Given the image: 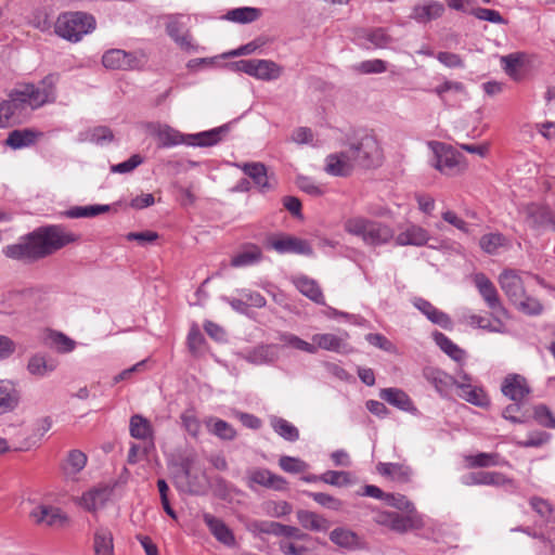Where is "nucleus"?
<instances>
[{
	"label": "nucleus",
	"mask_w": 555,
	"mask_h": 555,
	"mask_svg": "<svg viewBox=\"0 0 555 555\" xmlns=\"http://www.w3.org/2000/svg\"><path fill=\"white\" fill-rule=\"evenodd\" d=\"M77 240L76 234L62 225H48L37 229L16 244L8 245L3 253L12 259L34 261L44 258Z\"/></svg>",
	"instance_id": "1"
},
{
	"label": "nucleus",
	"mask_w": 555,
	"mask_h": 555,
	"mask_svg": "<svg viewBox=\"0 0 555 555\" xmlns=\"http://www.w3.org/2000/svg\"><path fill=\"white\" fill-rule=\"evenodd\" d=\"M344 230L370 247L387 245L395 237V231L389 224L361 215L346 219Z\"/></svg>",
	"instance_id": "2"
},
{
	"label": "nucleus",
	"mask_w": 555,
	"mask_h": 555,
	"mask_svg": "<svg viewBox=\"0 0 555 555\" xmlns=\"http://www.w3.org/2000/svg\"><path fill=\"white\" fill-rule=\"evenodd\" d=\"M55 82L53 75L44 77L37 85L26 83L14 89L10 93L16 109H23L25 106L38 108L47 103L55 101Z\"/></svg>",
	"instance_id": "3"
},
{
	"label": "nucleus",
	"mask_w": 555,
	"mask_h": 555,
	"mask_svg": "<svg viewBox=\"0 0 555 555\" xmlns=\"http://www.w3.org/2000/svg\"><path fill=\"white\" fill-rule=\"evenodd\" d=\"M95 28V20L85 12H66L61 14L55 23V33L73 42L79 41L85 35Z\"/></svg>",
	"instance_id": "4"
},
{
	"label": "nucleus",
	"mask_w": 555,
	"mask_h": 555,
	"mask_svg": "<svg viewBox=\"0 0 555 555\" xmlns=\"http://www.w3.org/2000/svg\"><path fill=\"white\" fill-rule=\"evenodd\" d=\"M230 68L236 73H244L258 80L272 81L283 74V67L272 60L249 59L240 60L230 64Z\"/></svg>",
	"instance_id": "5"
},
{
	"label": "nucleus",
	"mask_w": 555,
	"mask_h": 555,
	"mask_svg": "<svg viewBox=\"0 0 555 555\" xmlns=\"http://www.w3.org/2000/svg\"><path fill=\"white\" fill-rule=\"evenodd\" d=\"M356 166L371 168L379 166L383 160V151L374 135H363L357 143L349 146Z\"/></svg>",
	"instance_id": "6"
},
{
	"label": "nucleus",
	"mask_w": 555,
	"mask_h": 555,
	"mask_svg": "<svg viewBox=\"0 0 555 555\" xmlns=\"http://www.w3.org/2000/svg\"><path fill=\"white\" fill-rule=\"evenodd\" d=\"M434 149V167L446 176H455L464 170L463 156L451 146L436 142Z\"/></svg>",
	"instance_id": "7"
},
{
	"label": "nucleus",
	"mask_w": 555,
	"mask_h": 555,
	"mask_svg": "<svg viewBox=\"0 0 555 555\" xmlns=\"http://www.w3.org/2000/svg\"><path fill=\"white\" fill-rule=\"evenodd\" d=\"M375 522L398 533H405L409 530L424 527V519L421 514L403 516L395 512H383L376 515Z\"/></svg>",
	"instance_id": "8"
},
{
	"label": "nucleus",
	"mask_w": 555,
	"mask_h": 555,
	"mask_svg": "<svg viewBox=\"0 0 555 555\" xmlns=\"http://www.w3.org/2000/svg\"><path fill=\"white\" fill-rule=\"evenodd\" d=\"M144 63L142 53L127 52L121 49H111L102 56V64L108 69L133 70Z\"/></svg>",
	"instance_id": "9"
},
{
	"label": "nucleus",
	"mask_w": 555,
	"mask_h": 555,
	"mask_svg": "<svg viewBox=\"0 0 555 555\" xmlns=\"http://www.w3.org/2000/svg\"><path fill=\"white\" fill-rule=\"evenodd\" d=\"M474 283L477 287L480 296L485 300L487 307L492 310L493 313L507 317V310L501 302L499 293L494 284L483 273H477L474 276Z\"/></svg>",
	"instance_id": "10"
},
{
	"label": "nucleus",
	"mask_w": 555,
	"mask_h": 555,
	"mask_svg": "<svg viewBox=\"0 0 555 555\" xmlns=\"http://www.w3.org/2000/svg\"><path fill=\"white\" fill-rule=\"evenodd\" d=\"M268 246L279 254L311 255L312 247L306 240L292 235H281L268 241Z\"/></svg>",
	"instance_id": "11"
},
{
	"label": "nucleus",
	"mask_w": 555,
	"mask_h": 555,
	"mask_svg": "<svg viewBox=\"0 0 555 555\" xmlns=\"http://www.w3.org/2000/svg\"><path fill=\"white\" fill-rule=\"evenodd\" d=\"M147 129L152 135L158 140L159 147H172L179 144L188 145V134L173 129L169 125L151 122Z\"/></svg>",
	"instance_id": "12"
},
{
	"label": "nucleus",
	"mask_w": 555,
	"mask_h": 555,
	"mask_svg": "<svg viewBox=\"0 0 555 555\" xmlns=\"http://www.w3.org/2000/svg\"><path fill=\"white\" fill-rule=\"evenodd\" d=\"M356 167L354 158L350 150L347 149L346 151L327 155L324 170L331 176L347 177Z\"/></svg>",
	"instance_id": "13"
},
{
	"label": "nucleus",
	"mask_w": 555,
	"mask_h": 555,
	"mask_svg": "<svg viewBox=\"0 0 555 555\" xmlns=\"http://www.w3.org/2000/svg\"><path fill=\"white\" fill-rule=\"evenodd\" d=\"M499 284L513 304L525 297L526 289L518 271L513 269L503 270L499 275Z\"/></svg>",
	"instance_id": "14"
},
{
	"label": "nucleus",
	"mask_w": 555,
	"mask_h": 555,
	"mask_svg": "<svg viewBox=\"0 0 555 555\" xmlns=\"http://www.w3.org/2000/svg\"><path fill=\"white\" fill-rule=\"evenodd\" d=\"M328 538L333 544L347 552L364 550L366 547L365 541L357 532L346 527L333 529Z\"/></svg>",
	"instance_id": "15"
},
{
	"label": "nucleus",
	"mask_w": 555,
	"mask_h": 555,
	"mask_svg": "<svg viewBox=\"0 0 555 555\" xmlns=\"http://www.w3.org/2000/svg\"><path fill=\"white\" fill-rule=\"evenodd\" d=\"M167 35L183 50L191 51L195 47L182 15L169 16L166 22Z\"/></svg>",
	"instance_id": "16"
},
{
	"label": "nucleus",
	"mask_w": 555,
	"mask_h": 555,
	"mask_svg": "<svg viewBox=\"0 0 555 555\" xmlns=\"http://www.w3.org/2000/svg\"><path fill=\"white\" fill-rule=\"evenodd\" d=\"M286 480L279 475L273 474L267 468H251L247 470V486L253 489L254 485L274 490H284Z\"/></svg>",
	"instance_id": "17"
},
{
	"label": "nucleus",
	"mask_w": 555,
	"mask_h": 555,
	"mask_svg": "<svg viewBox=\"0 0 555 555\" xmlns=\"http://www.w3.org/2000/svg\"><path fill=\"white\" fill-rule=\"evenodd\" d=\"M400 231L395 237V243L398 246H424L430 240L428 231L421 225L409 223L405 227H400Z\"/></svg>",
	"instance_id": "18"
},
{
	"label": "nucleus",
	"mask_w": 555,
	"mask_h": 555,
	"mask_svg": "<svg viewBox=\"0 0 555 555\" xmlns=\"http://www.w3.org/2000/svg\"><path fill=\"white\" fill-rule=\"evenodd\" d=\"M203 520L218 542L228 547H234L236 545V539L233 531L222 519L217 518L209 513H205L203 515Z\"/></svg>",
	"instance_id": "19"
},
{
	"label": "nucleus",
	"mask_w": 555,
	"mask_h": 555,
	"mask_svg": "<svg viewBox=\"0 0 555 555\" xmlns=\"http://www.w3.org/2000/svg\"><path fill=\"white\" fill-rule=\"evenodd\" d=\"M461 482L464 486H493L502 487L511 480L506 476L499 472H474L463 475Z\"/></svg>",
	"instance_id": "20"
},
{
	"label": "nucleus",
	"mask_w": 555,
	"mask_h": 555,
	"mask_svg": "<svg viewBox=\"0 0 555 555\" xmlns=\"http://www.w3.org/2000/svg\"><path fill=\"white\" fill-rule=\"evenodd\" d=\"M195 464V455L189 454L181 459L180 469L181 474L176 476L177 487L186 493L199 494L201 486L191 480L192 470Z\"/></svg>",
	"instance_id": "21"
},
{
	"label": "nucleus",
	"mask_w": 555,
	"mask_h": 555,
	"mask_svg": "<svg viewBox=\"0 0 555 555\" xmlns=\"http://www.w3.org/2000/svg\"><path fill=\"white\" fill-rule=\"evenodd\" d=\"M30 517L36 524L50 527L62 526L67 520L66 515L62 513L61 508L44 504L36 506L30 512Z\"/></svg>",
	"instance_id": "22"
},
{
	"label": "nucleus",
	"mask_w": 555,
	"mask_h": 555,
	"mask_svg": "<svg viewBox=\"0 0 555 555\" xmlns=\"http://www.w3.org/2000/svg\"><path fill=\"white\" fill-rule=\"evenodd\" d=\"M501 390L505 397L514 402H521L530 392L525 377L512 374L505 377Z\"/></svg>",
	"instance_id": "23"
},
{
	"label": "nucleus",
	"mask_w": 555,
	"mask_h": 555,
	"mask_svg": "<svg viewBox=\"0 0 555 555\" xmlns=\"http://www.w3.org/2000/svg\"><path fill=\"white\" fill-rule=\"evenodd\" d=\"M21 395L10 379H0V416L13 412L20 404Z\"/></svg>",
	"instance_id": "24"
},
{
	"label": "nucleus",
	"mask_w": 555,
	"mask_h": 555,
	"mask_svg": "<svg viewBox=\"0 0 555 555\" xmlns=\"http://www.w3.org/2000/svg\"><path fill=\"white\" fill-rule=\"evenodd\" d=\"M424 376L441 397H447L451 387L456 386V379L439 369L427 367L424 370Z\"/></svg>",
	"instance_id": "25"
},
{
	"label": "nucleus",
	"mask_w": 555,
	"mask_h": 555,
	"mask_svg": "<svg viewBox=\"0 0 555 555\" xmlns=\"http://www.w3.org/2000/svg\"><path fill=\"white\" fill-rule=\"evenodd\" d=\"M348 338V334L345 332L343 335H335L331 333L324 334H314L312 336V345L317 347V351L319 349L333 351V352H344L347 347L346 339Z\"/></svg>",
	"instance_id": "26"
},
{
	"label": "nucleus",
	"mask_w": 555,
	"mask_h": 555,
	"mask_svg": "<svg viewBox=\"0 0 555 555\" xmlns=\"http://www.w3.org/2000/svg\"><path fill=\"white\" fill-rule=\"evenodd\" d=\"M229 126L223 125L208 131L188 134V145L193 146H212L218 144L228 134Z\"/></svg>",
	"instance_id": "27"
},
{
	"label": "nucleus",
	"mask_w": 555,
	"mask_h": 555,
	"mask_svg": "<svg viewBox=\"0 0 555 555\" xmlns=\"http://www.w3.org/2000/svg\"><path fill=\"white\" fill-rule=\"evenodd\" d=\"M501 314L493 313L492 312V320L481 317L478 314H467L463 317V320L466 324H468L472 327L486 330L490 333H505L506 327L504 322L500 318Z\"/></svg>",
	"instance_id": "28"
},
{
	"label": "nucleus",
	"mask_w": 555,
	"mask_h": 555,
	"mask_svg": "<svg viewBox=\"0 0 555 555\" xmlns=\"http://www.w3.org/2000/svg\"><path fill=\"white\" fill-rule=\"evenodd\" d=\"M296 517L300 526L309 531L325 532L330 529L331 522L324 516L308 509H298Z\"/></svg>",
	"instance_id": "29"
},
{
	"label": "nucleus",
	"mask_w": 555,
	"mask_h": 555,
	"mask_svg": "<svg viewBox=\"0 0 555 555\" xmlns=\"http://www.w3.org/2000/svg\"><path fill=\"white\" fill-rule=\"evenodd\" d=\"M380 399L385 400L387 403L396 406L399 410L411 412L415 410L413 401L409 397V395L399 388H384L379 392Z\"/></svg>",
	"instance_id": "30"
},
{
	"label": "nucleus",
	"mask_w": 555,
	"mask_h": 555,
	"mask_svg": "<svg viewBox=\"0 0 555 555\" xmlns=\"http://www.w3.org/2000/svg\"><path fill=\"white\" fill-rule=\"evenodd\" d=\"M376 469L382 476L398 482H409L413 476L412 468L401 463H378Z\"/></svg>",
	"instance_id": "31"
},
{
	"label": "nucleus",
	"mask_w": 555,
	"mask_h": 555,
	"mask_svg": "<svg viewBox=\"0 0 555 555\" xmlns=\"http://www.w3.org/2000/svg\"><path fill=\"white\" fill-rule=\"evenodd\" d=\"M456 388L459 389V397L476 406L485 408L490 403L487 393L480 387L473 386L469 383H456Z\"/></svg>",
	"instance_id": "32"
},
{
	"label": "nucleus",
	"mask_w": 555,
	"mask_h": 555,
	"mask_svg": "<svg viewBox=\"0 0 555 555\" xmlns=\"http://www.w3.org/2000/svg\"><path fill=\"white\" fill-rule=\"evenodd\" d=\"M294 284L304 296L308 297L313 302L325 305L323 293L317 281L306 275H300L294 279Z\"/></svg>",
	"instance_id": "33"
},
{
	"label": "nucleus",
	"mask_w": 555,
	"mask_h": 555,
	"mask_svg": "<svg viewBox=\"0 0 555 555\" xmlns=\"http://www.w3.org/2000/svg\"><path fill=\"white\" fill-rule=\"evenodd\" d=\"M237 167L247 175L261 192L268 191L271 186L268 181L267 168L261 163H245Z\"/></svg>",
	"instance_id": "34"
},
{
	"label": "nucleus",
	"mask_w": 555,
	"mask_h": 555,
	"mask_svg": "<svg viewBox=\"0 0 555 555\" xmlns=\"http://www.w3.org/2000/svg\"><path fill=\"white\" fill-rule=\"evenodd\" d=\"M444 12V7L438 1H430L424 5H415L411 17L418 23H428L439 18Z\"/></svg>",
	"instance_id": "35"
},
{
	"label": "nucleus",
	"mask_w": 555,
	"mask_h": 555,
	"mask_svg": "<svg viewBox=\"0 0 555 555\" xmlns=\"http://www.w3.org/2000/svg\"><path fill=\"white\" fill-rule=\"evenodd\" d=\"M87 461L88 457L82 451L70 450L62 464L63 474L66 478L74 479L85 468Z\"/></svg>",
	"instance_id": "36"
},
{
	"label": "nucleus",
	"mask_w": 555,
	"mask_h": 555,
	"mask_svg": "<svg viewBox=\"0 0 555 555\" xmlns=\"http://www.w3.org/2000/svg\"><path fill=\"white\" fill-rule=\"evenodd\" d=\"M278 359L276 346L260 345L249 350L245 360L255 365L273 363Z\"/></svg>",
	"instance_id": "37"
},
{
	"label": "nucleus",
	"mask_w": 555,
	"mask_h": 555,
	"mask_svg": "<svg viewBox=\"0 0 555 555\" xmlns=\"http://www.w3.org/2000/svg\"><path fill=\"white\" fill-rule=\"evenodd\" d=\"M111 493L112 490L107 487L92 489L81 496V505L86 509L94 512L105 505L109 500Z\"/></svg>",
	"instance_id": "38"
},
{
	"label": "nucleus",
	"mask_w": 555,
	"mask_h": 555,
	"mask_svg": "<svg viewBox=\"0 0 555 555\" xmlns=\"http://www.w3.org/2000/svg\"><path fill=\"white\" fill-rule=\"evenodd\" d=\"M94 555H114L113 533L108 528L100 527L93 534Z\"/></svg>",
	"instance_id": "39"
},
{
	"label": "nucleus",
	"mask_w": 555,
	"mask_h": 555,
	"mask_svg": "<svg viewBox=\"0 0 555 555\" xmlns=\"http://www.w3.org/2000/svg\"><path fill=\"white\" fill-rule=\"evenodd\" d=\"M433 338L436 345L452 360L457 363H461L465 360L466 352L462 348H460L456 344H454L448 336H446L441 332L433 333Z\"/></svg>",
	"instance_id": "40"
},
{
	"label": "nucleus",
	"mask_w": 555,
	"mask_h": 555,
	"mask_svg": "<svg viewBox=\"0 0 555 555\" xmlns=\"http://www.w3.org/2000/svg\"><path fill=\"white\" fill-rule=\"evenodd\" d=\"M480 248L488 255H496L500 248L509 246V240L500 232L483 234L479 240Z\"/></svg>",
	"instance_id": "41"
},
{
	"label": "nucleus",
	"mask_w": 555,
	"mask_h": 555,
	"mask_svg": "<svg viewBox=\"0 0 555 555\" xmlns=\"http://www.w3.org/2000/svg\"><path fill=\"white\" fill-rule=\"evenodd\" d=\"M270 426L276 435L286 441L295 442L299 439L298 428L283 417L270 416Z\"/></svg>",
	"instance_id": "42"
},
{
	"label": "nucleus",
	"mask_w": 555,
	"mask_h": 555,
	"mask_svg": "<svg viewBox=\"0 0 555 555\" xmlns=\"http://www.w3.org/2000/svg\"><path fill=\"white\" fill-rule=\"evenodd\" d=\"M261 257V249L256 245H249L232 257L231 266L235 268L253 266L259 262Z\"/></svg>",
	"instance_id": "43"
},
{
	"label": "nucleus",
	"mask_w": 555,
	"mask_h": 555,
	"mask_svg": "<svg viewBox=\"0 0 555 555\" xmlns=\"http://www.w3.org/2000/svg\"><path fill=\"white\" fill-rule=\"evenodd\" d=\"M56 361L42 354H36L28 361V372L31 375L43 377L56 369Z\"/></svg>",
	"instance_id": "44"
},
{
	"label": "nucleus",
	"mask_w": 555,
	"mask_h": 555,
	"mask_svg": "<svg viewBox=\"0 0 555 555\" xmlns=\"http://www.w3.org/2000/svg\"><path fill=\"white\" fill-rule=\"evenodd\" d=\"M36 138V132L30 129L13 130L9 133L5 143L10 147L18 150L34 144Z\"/></svg>",
	"instance_id": "45"
},
{
	"label": "nucleus",
	"mask_w": 555,
	"mask_h": 555,
	"mask_svg": "<svg viewBox=\"0 0 555 555\" xmlns=\"http://www.w3.org/2000/svg\"><path fill=\"white\" fill-rule=\"evenodd\" d=\"M278 339L283 344V347L296 349L310 354L317 353V347L312 343H308L295 334L288 332L279 333Z\"/></svg>",
	"instance_id": "46"
},
{
	"label": "nucleus",
	"mask_w": 555,
	"mask_h": 555,
	"mask_svg": "<svg viewBox=\"0 0 555 555\" xmlns=\"http://www.w3.org/2000/svg\"><path fill=\"white\" fill-rule=\"evenodd\" d=\"M206 425L209 433L222 440L231 441L236 437V431L233 426L223 420L210 417L206 422Z\"/></svg>",
	"instance_id": "47"
},
{
	"label": "nucleus",
	"mask_w": 555,
	"mask_h": 555,
	"mask_svg": "<svg viewBox=\"0 0 555 555\" xmlns=\"http://www.w3.org/2000/svg\"><path fill=\"white\" fill-rule=\"evenodd\" d=\"M130 435L135 439H147L153 435L152 425L147 418L135 414L130 418Z\"/></svg>",
	"instance_id": "48"
},
{
	"label": "nucleus",
	"mask_w": 555,
	"mask_h": 555,
	"mask_svg": "<svg viewBox=\"0 0 555 555\" xmlns=\"http://www.w3.org/2000/svg\"><path fill=\"white\" fill-rule=\"evenodd\" d=\"M111 210L109 205H88V206H75L67 210L66 215L69 218H91L101 214L108 212Z\"/></svg>",
	"instance_id": "49"
},
{
	"label": "nucleus",
	"mask_w": 555,
	"mask_h": 555,
	"mask_svg": "<svg viewBox=\"0 0 555 555\" xmlns=\"http://www.w3.org/2000/svg\"><path fill=\"white\" fill-rule=\"evenodd\" d=\"M469 467H490L499 466L502 464L501 457L498 453H478L465 457Z\"/></svg>",
	"instance_id": "50"
},
{
	"label": "nucleus",
	"mask_w": 555,
	"mask_h": 555,
	"mask_svg": "<svg viewBox=\"0 0 555 555\" xmlns=\"http://www.w3.org/2000/svg\"><path fill=\"white\" fill-rule=\"evenodd\" d=\"M522 64V55L519 53H511L501 57V65L503 69L514 80L519 79V68Z\"/></svg>",
	"instance_id": "51"
},
{
	"label": "nucleus",
	"mask_w": 555,
	"mask_h": 555,
	"mask_svg": "<svg viewBox=\"0 0 555 555\" xmlns=\"http://www.w3.org/2000/svg\"><path fill=\"white\" fill-rule=\"evenodd\" d=\"M259 15L260 12L258 9L244 7L229 11L227 14V18L232 22L245 24L256 21L259 17Z\"/></svg>",
	"instance_id": "52"
},
{
	"label": "nucleus",
	"mask_w": 555,
	"mask_h": 555,
	"mask_svg": "<svg viewBox=\"0 0 555 555\" xmlns=\"http://www.w3.org/2000/svg\"><path fill=\"white\" fill-rule=\"evenodd\" d=\"M364 38L377 49H385L393 41L387 30L380 27L366 30Z\"/></svg>",
	"instance_id": "53"
},
{
	"label": "nucleus",
	"mask_w": 555,
	"mask_h": 555,
	"mask_svg": "<svg viewBox=\"0 0 555 555\" xmlns=\"http://www.w3.org/2000/svg\"><path fill=\"white\" fill-rule=\"evenodd\" d=\"M352 69L357 73L364 75L382 74L387 70V62L380 59L366 60L354 64L352 66Z\"/></svg>",
	"instance_id": "54"
},
{
	"label": "nucleus",
	"mask_w": 555,
	"mask_h": 555,
	"mask_svg": "<svg viewBox=\"0 0 555 555\" xmlns=\"http://www.w3.org/2000/svg\"><path fill=\"white\" fill-rule=\"evenodd\" d=\"M385 502L389 506L404 512L406 515L418 514L414 504L405 495L387 493Z\"/></svg>",
	"instance_id": "55"
},
{
	"label": "nucleus",
	"mask_w": 555,
	"mask_h": 555,
	"mask_svg": "<svg viewBox=\"0 0 555 555\" xmlns=\"http://www.w3.org/2000/svg\"><path fill=\"white\" fill-rule=\"evenodd\" d=\"M279 465L284 472L292 474L302 473L309 468L308 463L301 459L288 455L281 456L279 459Z\"/></svg>",
	"instance_id": "56"
},
{
	"label": "nucleus",
	"mask_w": 555,
	"mask_h": 555,
	"mask_svg": "<svg viewBox=\"0 0 555 555\" xmlns=\"http://www.w3.org/2000/svg\"><path fill=\"white\" fill-rule=\"evenodd\" d=\"M514 305L519 311L528 315H540L543 311L542 304L537 298L527 296L526 294L524 298L514 302Z\"/></svg>",
	"instance_id": "57"
},
{
	"label": "nucleus",
	"mask_w": 555,
	"mask_h": 555,
	"mask_svg": "<svg viewBox=\"0 0 555 555\" xmlns=\"http://www.w3.org/2000/svg\"><path fill=\"white\" fill-rule=\"evenodd\" d=\"M263 511L271 517L281 518L289 515L293 506L286 501H269L264 503Z\"/></svg>",
	"instance_id": "58"
},
{
	"label": "nucleus",
	"mask_w": 555,
	"mask_h": 555,
	"mask_svg": "<svg viewBox=\"0 0 555 555\" xmlns=\"http://www.w3.org/2000/svg\"><path fill=\"white\" fill-rule=\"evenodd\" d=\"M321 481L335 487H343L350 483V474L344 470H327L321 474Z\"/></svg>",
	"instance_id": "59"
},
{
	"label": "nucleus",
	"mask_w": 555,
	"mask_h": 555,
	"mask_svg": "<svg viewBox=\"0 0 555 555\" xmlns=\"http://www.w3.org/2000/svg\"><path fill=\"white\" fill-rule=\"evenodd\" d=\"M281 524L271 520H254L249 525V531L253 533H266L280 537Z\"/></svg>",
	"instance_id": "60"
},
{
	"label": "nucleus",
	"mask_w": 555,
	"mask_h": 555,
	"mask_svg": "<svg viewBox=\"0 0 555 555\" xmlns=\"http://www.w3.org/2000/svg\"><path fill=\"white\" fill-rule=\"evenodd\" d=\"M307 495L313 499V501L320 504L321 506L333 511H339L343 506V502L339 499L334 498L333 495L327 493L307 492Z\"/></svg>",
	"instance_id": "61"
},
{
	"label": "nucleus",
	"mask_w": 555,
	"mask_h": 555,
	"mask_svg": "<svg viewBox=\"0 0 555 555\" xmlns=\"http://www.w3.org/2000/svg\"><path fill=\"white\" fill-rule=\"evenodd\" d=\"M114 134L108 127L98 126L88 132V140L92 143L104 145L111 143Z\"/></svg>",
	"instance_id": "62"
},
{
	"label": "nucleus",
	"mask_w": 555,
	"mask_h": 555,
	"mask_svg": "<svg viewBox=\"0 0 555 555\" xmlns=\"http://www.w3.org/2000/svg\"><path fill=\"white\" fill-rule=\"evenodd\" d=\"M143 163V157L139 154H133L129 159L113 165L111 171L114 173H129Z\"/></svg>",
	"instance_id": "63"
},
{
	"label": "nucleus",
	"mask_w": 555,
	"mask_h": 555,
	"mask_svg": "<svg viewBox=\"0 0 555 555\" xmlns=\"http://www.w3.org/2000/svg\"><path fill=\"white\" fill-rule=\"evenodd\" d=\"M534 418L544 427L555 428V416L544 404H539L534 408Z\"/></svg>",
	"instance_id": "64"
}]
</instances>
